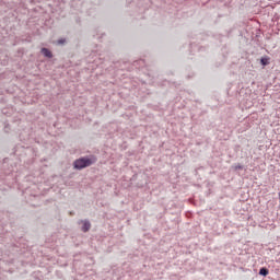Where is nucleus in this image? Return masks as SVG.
Wrapping results in <instances>:
<instances>
[{"label": "nucleus", "mask_w": 280, "mask_h": 280, "mask_svg": "<svg viewBox=\"0 0 280 280\" xmlns=\"http://www.w3.org/2000/svg\"><path fill=\"white\" fill-rule=\"evenodd\" d=\"M235 170H244V166H242V165H236V166H235Z\"/></svg>", "instance_id": "nucleus-7"}, {"label": "nucleus", "mask_w": 280, "mask_h": 280, "mask_svg": "<svg viewBox=\"0 0 280 280\" xmlns=\"http://www.w3.org/2000/svg\"><path fill=\"white\" fill-rule=\"evenodd\" d=\"M269 272L270 271L268 270V268L262 267V268L259 269L258 275H260V277H268Z\"/></svg>", "instance_id": "nucleus-4"}, {"label": "nucleus", "mask_w": 280, "mask_h": 280, "mask_svg": "<svg viewBox=\"0 0 280 280\" xmlns=\"http://www.w3.org/2000/svg\"><path fill=\"white\" fill-rule=\"evenodd\" d=\"M270 58H268V57H262L261 59H260V65H262V67H268V65H270Z\"/></svg>", "instance_id": "nucleus-5"}, {"label": "nucleus", "mask_w": 280, "mask_h": 280, "mask_svg": "<svg viewBox=\"0 0 280 280\" xmlns=\"http://www.w3.org/2000/svg\"><path fill=\"white\" fill-rule=\"evenodd\" d=\"M91 230V222L89 220H85L83 222V225L81 228V231H83V233H86Z\"/></svg>", "instance_id": "nucleus-2"}, {"label": "nucleus", "mask_w": 280, "mask_h": 280, "mask_svg": "<svg viewBox=\"0 0 280 280\" xmlns=\"http://www.w3.org/2000/svg\"><path fill=\"white\" fill-rule=\"evenodd\" d=\"M42 54L45 58H52L51 51L48 48H42Z\"/></svg>", "instance_id": "nucleus-3"}, {"label": "nucleus", "mask_w": 280, "mask_h": 280, "mask_svg": "<svg viewBox=\"0 0 280 280\" xmlns=\"http://www.w3.org/2000/svg\"><path fill=\"white\" fill-rule=\"evenodd\" d=\"M58 45H65V39H59Z\"/></svg>", "instance_id": "nucleus-6"}, {"label": "nucleus", "mask_w": 280, "mask_h": 280, "mask_svg": "<svg viewBox=\"0 0 280 280\" xmlns=\"http://www.w3.org/2000/svg\"><path fill=\"white\" fill-rule=\"evenodd\" d=\"M94 163H97V158L91 155L75 160L73 165L74 170H84V167H91Z\"/></svg>", "instance_id": "nucleus-1"}]
</instances>
